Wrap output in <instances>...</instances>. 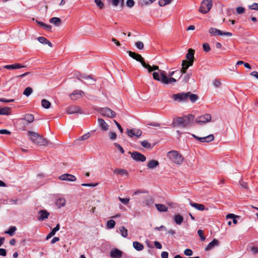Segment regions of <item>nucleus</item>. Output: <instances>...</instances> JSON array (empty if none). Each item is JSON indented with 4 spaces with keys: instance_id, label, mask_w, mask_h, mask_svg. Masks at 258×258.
<instances>
[{
    "instance_id": "44",
    "label": "nucleus",
    "mask_w": 258,
    "mask_h": 258,
    "mask_svg": "<svg viewBox=\"0 0 258 258\" xmlns=\"http://www.w3.org/2000/svg\"><path fill=\"white\" fill-rule=\"evenodd\" d=\"M115 222L113 220H110L107 222L106 226L108 229H112L115 227Z\"/></svg>"
},
{
    "instance_id": "10",
    "label": "nucleus",
    "mask_w": 258,
    "mask_h": 258,
    "mask_svg": "<svg viewBox=\"0 0 258 258\" xmlns=\"http://www.w3.org/2000/svg\"><path fill=\"white\" fill-rule=\"evenodd\" d=\"M108 2L114 7H117L119 11L123 9L124 0H107Z\"/></svg>"
},
{
    "instance_id": "50",
    "label": "nucleus",
    "mask_w": 258,
    "mask_h": 258,
    "mask_svg": "<svg viewBox=\"0 0 258 258\" xmlns=\"http://www.w3.org/2000/svg\"><path fill=\"white\" fill-rule=\"evenodd\" d=\"M95 3L98 7L100 9H102L104 7V4L101 0H94Z\"/></svg>"
},
{
    "instance_id": "61",
    "label": "nucleus",
    "mask_w": 258,
    "mask_h": 258,
    "mask_svg": "<svg viewBox=\"0 0 258 258\" xmlns=\"http://www.w3.org/2000/svg\"><path fill=\"white\" fill-rule=\"evenodd\" d=\"M184 253L187 256H191L192 254V251L190 249H186L184 251Z\"/></svg>"
},
{
    "instance_id": "59",
    "label": "nucleus",
    "mask_w": 258,
    "mask_h": 258,
    "mask_svg": "<svg viewBox=\"0 0 258 258\" xmlns=\"http://www.w3.org/2000/svg\"><path fill=\"white\" fill-rule=\"evenodd\" d=\"M114 145L122 154H123L124 153L123 149L121 147V146L119 144L115 143H114Z\"/></svg>"
},
{
    "instance_id": "34",
    "label": "nucleus",
    "mask_w": 258,
    "mask_h": 258,
    "mask_svg": "<svg viewBox=\"0 0 258 258\" xmlns=\"http://www.w3.org/2000/svg\"><path fill=\"white\" fill-rule=\"evenodd\" d=\"M133 247L138 251H141L143 249L144 245L140 242L135 241L133 242Z\"/></svg>"
},
{
    "instance_id": "38",
    "label": "nucleus",
    "mask_w": 258,
    "mask_h": 258,
    "mask_svg": "<svg viewBox=\"0 0 258 258\" xmlns=\"http://www.w3.org/2000/svg\"><path fill=\"white\" fill-rule=\"evenodd\" d=\"M36 22L38 24H39L40 26L42 27L46 30L50 31L51 30V25L46 24L42 22H40L38 21H36Z\"/></svg>"
},
{
    "instance_id": "55",
    "label": "nucleus",
    "mask_w": 258,
    "mask_h": 258,
    "mask_svg": "<svg viewBox=\"0 0 258 258\" xmlns=\"http://www.w3.org/2000/svg\"><path fill=\"white\" fill-rule=\"evenodd\" d=\"M249 9L258 10V3H254L251 5L248 6Z\"/></svg>"
},
{
    "instance_id": "11",
    "label": "nucleus",
    "mask_w": 258,
    "mask_h": 258,
    "mask_svg": "<svg viewBox=\"0 0 258 258\" xmlns=\"http://www.w3.org/2000/svg\"><path fill=\"white\" fill-rule=\"evenodd\" d=\"M192 136L196 139L202 143H209L211 141H213L214 140V136L213 135H210L207 137H199L194 134L192 135Z\"/></svg>"
},
{
    "instance_id": "9",
    "label": "nucleus",
    "mask_w": 258,
    "mask_h": 258,
    "mask_svg": "<svg viewBox=\"0 0 258 258\" xmlns=\"http://www.w3.org/2000/svg\"><path fill=\"white\" fill-rule=\"evenodd\" d=\"M211 119V115L210 114H205L198 117L196 119V122L197 123H206Z\"/></svg>"
},
{
    "instance_id": "22",
    "label": "nucleus",
    "mask_w": 258,
    "mask_h": 258,
    "mask_svg": "<svg viewBox=\"0 0 258 258\" xmlns=\"http://www.w3.org/2000/svg\"><path fill=\"white\" fill-rule=\"evenodd\" d=\"M25 67V66L22 65L20 63H14L13 64L6 65L4 67L5 69L8 70L19 69Z\"/></svg>"
},
{
    "instance_id": "24",
    "label": "nucleus",
    "mask_w": 258,
    "mask_h": 258,
    "mask_svg": "<svg viewBox=\"0 0 258 258\" xmlns=\"http://www.w3.org/2000/svg\"><path fill=\"white\" fill-rule=\"evenodd\" d=\"M159 165V163L157 160H151L148 162L147 166L148 168L152 169L158 166Z\"/></svg>"
},
{
    "instance_id": "16",
    "label": "nucleus",
    "mask_w": 258,
    "mask_h": 258,
    "mask_svg": "<svg viewBox=\"0 0 258 258\" xmlns=\"http://www.w3.org/2000/svg\"><path fill=\"white\" fill-rule=\"evenodd\" d=\"M84 94V92L81 90H75L70 95L72 100H76L82 97Z\"/></svg>"
},
{
    "instance_id": "33",
    "label": "nucleus",
    "mask_w": 258,
    "mask_h": 258,
    "mask_svg": "<svg viewBox=\"0 0 258 258\" xmlns=\"http://www.w3.org/2000/svg\"><path fill=\"white\" fill-rule=\"evenodd\" d=\"M38 41L42 44H47L50 47H52V44L44 37H39L37 38Z\"/></svg>"
},
{
    "instance_id": "23",
    "label": "nucleus",
    "mask_w": 258,
    "mask_h": 258,
    "mask_svg": "<svg viewBox=\"0 0 258 258\" xmlns=\"http://www.w3.org/2000/svg\"><path fill=\"white\" fill-rule=\"evenodd\" d=\"M143 67L147 69L149 73H151L152 71L155 70H158V71L159 72V71L160 70H159L158 66H153L152 67H151L150 65H149V64H147L146 63H143Z\"/></svg>"
},
{
    "instance_id": "32",
    "label": "nucleus",
    "mask_w": 258,
    "mask_h": 258,
    "mask_svg": "<svg viewBox=\"0 0 258 258\" xmlns=\"http://www.w3.org/2000/svg\"><path fill=\"white\" fill-rule=\"evenodd\" d=\"M186 60H183L182 62V68L181 70L179 71V74H180V76H181V75L185 74L186 72V70L188 68V67L187 64H186Z\"/></svg>"
},
{
    "instance_id": "42",
    "label": "nucleus",
    "mask_w": 258,
    "mask_h": 258,
    "mask_svg": "<svg viewBox=\"0 0 258 258\" xmlns=\"http://www.w3.org/2000/svg\"><path fill=\"white\" fill-rule=\"evenodd\" d=\"M17 228L16 226H11L10 227L8 230L5 231V233L8 234L10 236H13Z\"/></svg>"
},
{
    "instance_id": "29",
    "label": "nucleus",
    "mask_w": 258,
    "mask_h": 258,
    "mask_svg": "<svg viewBox=\"0 0 258 258\" xmlns=\"http://www.w3.org/2000/svg\"><path fill=\"white\" fill-rule=\"evenodd\" d=\"M173 220L176 224L180 225L183 221V218L180 215L176 214L174 216Z\"/></svg>"
},
{
    "instance_id": "25",
    "label": "nucleus",
    "mask_w": 258,
    "mask_h": 258,
    "mask_svg": "<svg viewBox=\"0 0 258 258\" xmlns=\"http://www.w3.org/2000/svg\"><path fill=\"white\" fill-rule=\"evenodd\" d=\"M209 32L213 36L223 35L222 31L216 28L211 27L209 30Z\"/></svg>"
},
{
    "instance_id": "39",
    "label": "nucleus",
    "mask_w": 258,
    "mask_h": 258,
    "mask_svg": "<svg viewBox=\"0 0 258 258\" xmlns=\"http://www.w3.org/2000/svg\"><path fill=\"white\" fill-rule=\"evenodd\" d=\"M119 231L121 235L123 237H126L128 234L127 230L124 226H120L119 227Z\"/></svg>"
},
{
    "instance_id": "14",
    "label": "nucleus",
    "mask_w": 258,
    "mask_h": 258,
    "mask_svg": "<svg viewBox=\"0 0 258 258\" xmlns=\"http://www.w3.org/2000/svg\"><path fill=\"white\" fill-rule=\"evenodd\" d=\"M66 111L69 114L82 113L80 108L77 106H71L67 108Z\"/></svg>"
},
{
    "instance_id": "13",
    "label": "nucleus",
    "mask_w": 258,
    "mask_h": 258,
    "mask_svg": "<svg viewBox=\"0 0 258 258\" xmlns=\"http://www.w3.org/2000/svg\"><path fill=\"white\" fill-rule=\"evenodd\" d=\"M126 132L127 135L131 138H132L134 136L139 138L142 134V132L141 130L135 128L132 130L127 129Z\"/></svg>"
},
{
    "instance_id": "53",
    "label": "nucleus",
    "mask_w": 258,
    "mask_h": 258,
    "mask_svg": "<svg viewBox=\"0 0 258 258\" xmlns=\"http://www.w3.org/2000/svg\"><path fill=\"white\" fill-rule=\"evenodd\" d=\"M198 234L199 235V236L200 237L202 241H204V240H205L206 237L203 235V231L202 230H201V229L198 230Z\"/></svg>"
},
{
    "instance_id": "28",
    "label": "nucleus",
    "mask_w": 258,
    "mask_h": 258,
    "mask_svg": "<svg viewBox=\"0 0 258 258\" xmlns=\"http://www.w3.org/2000/svg\"><path fill=\"white\" fill-rule=\"evenodd\" d=\"M113 173L115 174L120 175H127L128 172L126 170L120 168H116L114 171Z\"/></svg>"
},
{
    "instance_id": "45",
    "label": "nucleus",
    "mask_w": 258,
    "mask_h": 258,
    "mask_svg": "<svg viewBox=\"0 0 258 258\" xmlns=\"http://www.w3.org/2000/svg\"><path fill=\"white\" fill-rule=\"evenodd\" d=\"M33 92V90L31 87H27L24 91L23 94L26 96H29Z\"/></svg>"
},
{
    "instance_id": "51",
    "label": "nucleus",
    "mask_w": 258,
    "mask_h": 258,
    "mask_svg": "<svg viewBox=\"0 0 258 258\" xmlns=\"http://www.w3.org/2000/svg\"><path fill=\"white\" fill-rule=\"evenodd\" d=\"M90 136V133H87V134L84 135L83 136H82V137H80L79 138V140H81V141H83V140H87V139H88Z\"/></svg>"
},
{
    "instance_id": "27",
    "label": "nucleus",
    "mask_w": 258,
    "mask_h": 258,
    "mask_svg": "<svg viewBox=\"0 0 258 258\" xmlns=\"http://www.w3.org/2000/svg\"><path fill=\"white\" fill-rule=\"evenodd\" d=\"M98 122L99 126L104 131H107L108 129V125L106 122L102 118H98Z\"/></svg>"
},
{
    "instance_id": "35",
    "label": "nucleus",
    "mask_w": 258,
    "mask_h": 258,
    "mask_svg": "<svg viewBox=\"0 0 258 258\" xmlns=\"http://www.w3.org/2000/svg\"><path fill=\"white\" fill-rule=\"evenodd\" d=\"M10 108L8 107H5L0 108V115H8L10 114Z\"/></svg>"
},
{
    "instance_id": "52",
    "label": "nucleus",
    "mask_w": 258,
    "mask_h": 258,
    "mask_svg": "<svg viewBox=\"0 0 258 258\" xmlns=\"http://www.w3.org/2000/svg\"><path fill=\"white\" fill-rule=\"evenodd\" d=\"M119 200L123 204L126 205L130 201L129 198H121L120 197H118Z\"/></svg>"
},
{
    "instance_id": "41",
    "label": "nucleus",
    "mask_w": 258,
    "mask_h": 258,
    "mask_svg": "<svg viewBox=\"0 0 258 258\" xmlns=\"http://www.w3.org/2000/svg\"><path fill=\"white\" fill-rule=\"evenodd\" d=\"M56 205L58 208L64 207L66 205V200L64 199H59L56 202Z\"/></svg>"
},
{
    "instance_id": "37",
    "label": "nucleus",
    "mask_w": 258,
    "mask_h": 258,
    "mask_svg": "<svg viewBox=\"0 0 258 258\" xmlns=\"http://www.w3.org/2000/svg\"><path fill=\"white\" fill-rule=\"evenodd\" d=\"M195 50L192 49H189L188 52L186 54V58L188 60L194 59Z\"/></svg>"
},
{
    "instance_id": "3",
    "label": "nucleus",
    "mask_w": 258,
    "mask_h": 258,
    "mask_svg": "<svg viewBox=\"0 0 258 258\" xmlns=\"http://www.w3.org/2000/svg\"><path fill=\"white\" fill-rule=\"evenodd\" d=\"M28 134L30 136L31 141L37 145L47 146L50 144L49 141L43 138L36 133L29 131Z\"/></svg>"
},
{
    "instance_id": "40",
    "label": "nucleus",
    "mask_w": 258,
    "mask_h": 258,
    "mask_svg": "<svg viewBox=\"0 0 258 258\" xmlns=\"http://www.w3.org/2000/svg\"><path fill=\"white\" fill-rule=\"evenodd\" d=\"M41 105L43 108L48 109L51 106V103L47 100L43 99L41 100Z\"/></svg>"
},
{
    "instance_id": "12",
    "label": "nucleus",
    "mask_w": 258,
    "mask_h": 258,
    "mask_svg": "<svg viewBox=\"0 0 258 258\" xmlns=\"http://www.w3.org/2000/svg\"><path fill=\"white\" fill-rule=\"evenodd\" d=\"M127 52L131 57L136 59L137 61L140 62L142 66L143 63H146L144 58L140 54L131 51H128Z\"/></svg>"
},
{
    "instance_id": "57",
    "label": "nucleus",
    "mask_w": 258,
    "mask_h": 258,
    "mask_svg": "<svg viewBox=\"0 0 258 258\" xmlns=\"http://www.w3.org/2000/svg\"><path fill=\"white\" fill-rule=\"evenodd\" d=\"M136 47L139 49H142L144 48V44L141 41H138L136 43Z\"/></svg>"
},
{
    "instance_id": "54",
    "label": "nucleus",
    "mask_w": 258,
    "mask_h": 258,
    "mask_svg": "<svg viewBox=\"0 0 258 258\" xmlns=\"http://www.w3.org/2000/svg\"><path fill=\"white\" fill-rule=\"evenodd\" d=\"M126 5L127 7L132 8L135 5V2L133 0H127Z\"/></svg>"
},
{
    "instance_id": "7",
    "label": "nucleus",
    "mask_w": 258,
    "mask_h": 258,
    "mask_svg": "<svg viewBox=\"0 0 258 258\" xmlns=\"http://www.w3.org/2000/svg\"><path fill=\"white\" fill-rule=\"evenodd\" d=\"M129 153L131 154L132 158L136 161L144 162L146 160V157L143 154L137 151L132 153L130 152Z\"/></svg>"
},
{
    "instance_id": "63",
    "label": "nucleus",
    "mask_w": 258,
    "mask_h": 258,
    "mask_svg": "<svg viewBox=\"0 0 258 258\" xmlns=\"http://www.w3.org/2000/svg\"><path fill=\"white\" fill-rule=\"evenodd\" d=\"M154 245L156 248L159 249L162 248V245L159 242L155 241L154 242Z\"/></svg>"
},
{
    "instance_id": "4",
    "label": "nucleus",
    "mask_w": 258,
    "mask_h": 258,
    "mask_svg": "<svg viewBox=\"0 0 258 258\" xmlns=\"http://www.w3.org/2000/svg\"><path fill=\"white\" fill-rule=\"evenodd\" d=\"M167 156L175 164L181 165L183 163V157L177 151L172 150L168 152Z\"/></svg>"
},
{
    "instance_id": "46",
    "label": "nucleus",
    "mask_w": 258,
    "mask_h": 258,
    "mask_svg": "<svg viewBox=\"0 0 258 258\" xmlns=\"http://www.w3.org/2000/svg\"><path fill=\"white\" fill-rule=\"evenodd\" d=\"M141 145L147 149H149L151 148V145L150 143H149L147 141L144 140L141 142Z\"/></svg>"
},
{
    "instance_id": "31",
    "label": "nucleus",
    "mask_w": 258,
    "mask_h": 258,
    "mask_svg": "<svg viewBox=\"0 0 258 258\" xmlns=\"http://www.w3.org/2000/svg\"><path fill=\"white\" fill-rule=\"evenodd\" d=\"M155 206L157 209L160 212H166L168 210V207L163 204H156Z\"/></svg>"
},
{
    "instance_id": "60",
    "label": "nucleus",
    "mask_w": 258,
    "mask_h": 258,
    "mask_svg": "<svg viewBox=\"0 0 258 258\" xmlns=\"http://www.w3.org/2000/svg\"><path fill=\"white\" fill-rule=\"evenodd\" d=\"M191 76V73H188L185 75L183 79V82H184L185 83H187L189 80Z\"/></svg>"
},
{
    "instance_id": "56",
    "label": "nucleus",
    "mask_w": 258,
    "mask_h": 258,
    "mask_svg": "<svg viewBox=\"0 0 258 258\" xmlns=\"http://www.w3.org/2000/svg\"><path fill=\"white\" fill-rule=\"evenodd\" d=\"M245 9L243 7H238L236 9V12L238 14H241L244 13Z\"/></svg>"
},
{
    "instance_id": "21",
    "label": "nucleus",
    "mask_w": 258,
    "mask_h": 258,
    "mask_svg": "<svg viewBox=\"0 0 258 258\" xmlns=\"http://www.w3.org/2000/svg\"><path fill=\"white\" fill-rule=\"evenodd\" d=\"M77 78L78 80H79L80 81H82V79H84L88 81L89 84H91V83L92 81H93V82L95 81V80H94V79L90 75L87 76L86 75H80L79 76H77Z\"/></svg>"
},
{
    "instance_id": "20",
    "label": "nucleus",
    "mask_w": 258,
    "mask_h": 258,
    "mask_svg": "<svg viewBox=\"0 0 258 258\" xmlns=\"http://www.w3.org/2000/svg\"><path fill=\"white\" fill-rule=\"evenodd\" d=\"M38 214L39 216L38 218V220L41 221L47 219L49 215V213L47 211L43 210L39 211Z\"/></svg>"
},
{
    "instance_id": "15",
    "label": "nucleus",
    "mask_w": 258,
    "mask_h": 258,
    "mask_svg": "<svg viewBox=\"0 0 258 258\" xmlns=\"http://www.w3.org/2000/svg\"><path fill=\"white\" fill-rule=\"evenodd\" d=\"M34 120V116L31 114H26L22 118L19 119L20 123H25L27 122L28 123H32Z\"/></svg>"
},
{
    "instance_id": "19",
    "label": "nucleus",
    "mask_w": 258,
    "mask_h": 258,
    "mask_svg": "<svg viewBox=\"0 0 258 258\" xmlns=\"http://www.w3.org/2000/svg\"><path fill=\"white\" fill-rule=\"evenodd\" d=\"M219 245V241L217 239H214L211 242H210L207 247L205 248L206 251L210 250L213 249L215 247Z\"/></svg>"
},
{
    "instance_id": "6",
    "label": "nucleus",
    "mask_w": 258,
    "mask_h": 258,
    "mask_svg": "<svg viewBox=\"0 0 258 258\" xmlns=\"http://www.w3.org/2000/svg\"><path fill=\"white\" fill-rule=\"evenodd\" d=\"M99 112L102 116L109 118H113L116 115L114 111L107 107L101 108L99 110Z\"/></svg>"
},
{
    "instance_id": "18",
    "label": "nucleus",
    "mask_w": 258,
    "mask_h": 258,
    "mask_svg": "<svg viewBox=\"0 0 258 258\" xmlns=\"http://www.w3.org/2000/svg\"><path fill=\"white\" fill-rule=\"evenodd\" d=\"M122 255V252L117 249H112L110 253V256L112 258H121Z\"/></svg>"
},
{
    "instance_id": "8",
    "label": "nucleus",
    "mask_w": 258,
    "mask_h": 258,
    "mask_svg": "<svg viewBox=\"0 0 258 258\" xmlns=\"http://www.w3.org/2000/svg\"><path fill=\"white\" fill-rule=\"evenodd\" d=\"M187 92L179 93L173 95V99L178 102H183L188 100Z\"/></svg>"
},
{
    "instance_id": "2",
    "label": "nucleus",
    "mask_w": 258,
    "mask_h": 258,
    "mask_svg": "<svg viewBox=\"0 0 258 258\" xmlns=\"http://www.w3.org/2000/svg\"><path fill=\"white\" fill-rule=\"evenodd\" d=\"M194 120V116L192 114L185 115L182 117H176L173 121L175 125L181 126L183 127H186L189 124L192 122Z\"/></svg>"
},
{
    "instance_id": "36",
    "label": "nucleus",
    "mask_w": 258,
    "mask_h": 258,
    "mask_svg": "<svg viewBox=\"0 0 258 258\" xmlns=\"http://www.w3.org/2000/svg\"><path fill=\"white\" fill-rule=\"evenodd\" d=\"M187 95L188 99H189L191 102H195L198 99V95L191 93L190 92H188Z\"/></svg>"
},
{
    "instance_id": "49",
    "label": "nucleus",
    "mask_w": 258,
    "mask_h": 258,
    "mask_svg": "<svg viewBox=\"0 0 258 258\" xmlns=\"http://www.w3.org/2000/svg\"><path fill=\"white\" fill-rule=\"evenodd\" d=\"M203 49L206 52H209L211 50L210 46L208 43H204L203 45Z\"/></svg>"
},
{
    "instance_id": "62",
    "label": "nucleus",
    "mask_w": 258,
    "mask_h": 258,
    "mask_svg": "<svg viewBox=\"0 0 258 258\" xmlns=\"http://www.w3.org/2000/svg\"><path fill=\"white\" fill-rule=\"evenodd\" d=\"M116 138V134L114 132H111L109 133V138L111 140H114Z\"/></svg>"
},
{
    "instance_id": "5",
    "label": "nucleus",
    "mask_w": 258,
    "mask_h": 258,
    "mask_svg": "<svg viewBox=\"0 0 258 258\" xmlns=\"http://www.w3.org/2000/svg\"><path fill=\"white\" fill-rule=\"evenodd\" d=\"M213 6V0H203L199 9V12L205 14L208 13Z\"/></svg>"
},
{
    "instance_id": "58",
    "label": "nucleus",
    "mask_w": 258,
    "mask_h": 258,
    "mask_svg": "<svg viewBox=\"0 0 258 258\" xmlns=\"http://www.w3.org/2000/svg\"><path fill=\"white\" fill-rule=\"evenodd\" d=\"M213 84L215 87L218 88L221 86V82L218 80H215L213 82Z\"/></svg>"
},
{
    "instance_id": "43",
    "label": "nucleus",
    "mask_w": 258,
    "mask_h": 258,
    "mask_svg": "<svg viewBox=\"0 0 258 258\" xmlns=\"http://www.w3.org/2000/svg\"><path fill=\"white\" fill-rule=\"evenodd\" d=\"M49 22L54 25H58L60 24L61 20L59 18L53 17L50 19Z\"/></svg>"
},
{
    "instance_id": "47",
    "label": "nucleus",
    "mask_w": 258,
    "mask_h": 258,
    "mask_svg": "<svg viewBox=\"0 0 258 258\" xmlns=\"http://www.w3.org/2000/svg\"><path fill=\"white\" fill-rule=\"evenodd\" d=\"M226 218L227 219L232 218L233 219V223L234 224H236L237 223V221L235 219V215L233 214H229L226 216Z\"/></svg>"
},
{
    "instance_id": "64",
    "label": "nucleus",
    "mask_w": 258,
    "mask_h": 258,
    "mask_svg": "<svg viewBox=\"0 0 258 258\" xmlns=\"http://www.w3.org/2000/svg\"><path fill=\"white\" fill-rule=\"evenodd\" d=\"M140 3L142 5H149L152 3L150 0H140Z\"/></svg>"
},
{
    "instance_id": "26",
    "label": "nucleus",
    "mask_w": 258,
    "mask_h": 258,
    "mask_svg": "<svg viewBox=\"0 0 258 258\" xmlns=\"http://www.w3.org/2000/svg\"><path fill=\"white\" fill-rule=\"evenodd\" d=\"M60 229V225L57 224L56 226L51 230V231L47 235L46 239L48 240L51 237L55 235V233Z\"/></svg>"
},
{
    "instance_id": "48",
    "label": "nucleus",
    "mask_w": 258,
    "mask_h": 258,
    "mask_svg": "<svg viewBox=\"0 0 258 258\" xmlns=\"http://www.w3.org/2000/svg\"><path fill=\"white\" fill-rule=\"evenodd\" d=\"M153 201L150 198L146 199L144 202V203L147 206H150L153 204Z\"/></svg>"
},
{
    "instance_id": "1",
    "label": "nucleus",
    "mask_w": 258,
    "mask_h": 258,
    "mask_svg": "<svg viewBox=\"0 0 258 258\" xmlns=\"http://www.w3.org/2000/svg\"><path fill=\"white\" fill-rule=\"evenodd\" d=\"M153 77L154 80L160 81L164 84H173L177 81L173 78H168L165 74V72L163 70H160L159 73L154 72Z\"/></svg>"
},
{
    "instance_id": "30",
    "label": "nucleus",
    "mask_w": 258,
    "mask_h": 258,
    "mask_svg": "<svg viewBox=\"0 0 258 258\" xmlns=\"http://www.w3.org/2000/svg\"><path fill=\"white\" fill-rule=\"evenodd\" d=\"M190 205L199 211H204L205 210V206L202 204L190 202Z\"/></svg>"
},
{
    "instance_id": "17",
    "label": "nucleus",
    "mask_w": 258,
    "mask_h": 258,
    "mask_svg": "<svg viewBox=\"0 0 258 258\" xmlns=\"http://www.w3.org/2000/svg\"><path fill=\"white\" fill-rule=\"evenodd\" d=\"M59 179L61 180L68 181H75L76 180V177L74 175L67 173L61 175L59 177Z\"/></svg>"
}]
</instances>
